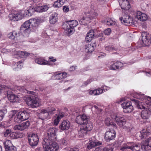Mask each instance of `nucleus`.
I'll use <instances>...</instances> for the list:
<instances>
[{"label": "nucleus", "mask_w": 151, "mask_h": 151, "mask_svg": "<svg viewBox=\"0 0 151 151\" xmlns=\"http://www.w3.org/2000/svg\"><path fill=\"white\" fill-rule=\"evenodd\" d=\"M57 131L55 128H50L47 131L46 137L42 143L45 151H57L59 149L58 145L55 142Z\"/></svg>", "instance_id": "obj_1"}, {"label": "nucleus", "mask_w": 151, "mask_h": 151, "mask_svg": "<svg viewBox=\"0 0 151 151\" xmlns=\"http://www.w3.org/2000/svg\"><path fill=\"white\" fill-rule=\"evenodd\" d=\"M78 24V22L76 20H72L64 22L62 26V28L65 30V32L67 33L69 36L73 33V28L76 27Z\"/></svg>", "instance_id": "obj_2"}, {"label": "nucleus", "mask_w": 151, "mask_h": 151, "mask_svg": "<svg viewBox=\"0 0 151 151\" xmlns=\"http://www.w3.org/2000/svg\"><path fill=\"white\" fill-rule=\"evenodd\" d=\"M27 104L32 108H35L40 106L41 102L40 99L37 97L32 96L26 98Z\"/></svg>", "instance_id": "obj_3"}, {"label": "nucleus", "mask_w": 151, "mask_h": 151, "mask_svg": "<svg viewBox=\"0 0 151 151\" xmlns=\"http://www.w3.org/2000/svg\"><path fill=\"white\" fill-rule=\"evenodd\" d=\"M29 116V114L27 110L21 111L16 114V116L14 119V121L16 122L23 121L27 119Z\"/></svg>", "instance_id": "obj_4"}, {"label": "nucleus", "mask_w": 151, "mask_h": 151, "mask_svg": "<svg viewBox=\"0 0 151 151\" xmlns=\"http://www.w3.org/2000/svg\"><path fill=\"white\" fill-rule=\"evenodd\" d=\"M119 20L121 23L126 26L132 25L135 24L133 19L128 15H124L123 17H120Z\"/></svg>", "instance_id": "obj_5"}, {"label": "nucleus", "mask_w": 151, "mask_h": 151, "mask_svg": "<svg viewBox=\"0 0 151 151\" xmlns=\"http://www.w3.org/2000/svg\"><path fill=\"white\" fill-rule=\"evenodd\" d=\"M116 136V133L114 129H109L105 132L104 139L107 142L114 139Z\"/></svg>", "instance_id": "obj_6"}, {"label": "nucleus", "mask_w": 151, "mask_h": 151, "mask_svg": "<svg viewBox=\"0 0 151 151\" xmlns=\"http://www.w3.org/2000/svg\"><path fill=\"white\" fill-rule=\"evenodd\" d=\"M123 109V111L125 113H130L134 110L133 106L131 101H124L121 104Z\"/></svg>", "instance_id": "obj_7"}, {"label": "nucleus", "mask_w": 151, "mask_h": 151, "mask_svg": "<svg viewBox=\"0 0 151 151\" xmlns=\"http://www.w3.org/2000/svg\"><path fill=\"white\" fill-rule=\"evenodd\" d=\"M24 14L22 12H15L9 14V17L10 20L13 21H18L23 17Z\"/></svg>", "instance_id": "obj_8"}, {"label": "nucleus", "mask_w": 151, "mask_h": 151, "mask_svg": "<svg viewBox=\"0 0 151 151\" xmlns=\"http://www.w3.org/2000/svg\"><path fill=\"white\" fill-rule=\"evenodd\" d=\"M35 61L36 63L42 65L53 66L54 65H57L58 64V63H49L42 57L35 58Z\"/></svg>", "instance_id": "obj_9"}, {"label": "nucleus", "mask_w": 151, "mask_h": 151, "mask_svg": "<svg viewBox=\"0 0 151 151\" xmlns=\"http://www.w3.org/2000/svg\"><path fill=\"white\" fill-rule=\"evenodd\" d=\"M28 137L29 144L31 146H36L37 145L39 139L37 135L33 134H30Z\"/></svg>", "instance_id": "obj_10"}, {"label": "nucleus", "mask_w": 151, "mask_h": 151, "mask_svg": "<svg viewBox=\"0 0 151 151\" xmlns=\"http://www.w3.org/2000/svg\"><path fill=\"white\" fill-rule=\"evenodd\" d=\"M7 96L10 102H14L17 101L21 98L22 97L20 95H16L14 94L10 91H7Z\"/></svg>", "instance_id": "obj_11"}, {"label": "nucleus", "mask_w": 151, "mask_h": 151, "mask_svg": "<svg viewBox=\"0 0 151 151\" xmlns=\"http://www.w3.org/2000/svg\"><path fill=\"white\" fill-rule=\"evenodd\" d=\"M142 150H151V137L149 138L147 140L143 141L141 144Z\"/></svg>", "instance_id": "obj_12"}, {"label": "nucleus", "mask_w": 151, "mask_h": 151, "mask_svg": "<svg viewBox=\"0 0 151 151\" xmlns=\"http://www.w3.org/2000/svg\"><path fill=\"white\" fill-rule=\"evenodd\" d=\"M116 123L120 127L124 129H126L129 127L125 126L126 121L124 118L121 116H119L116 119Z\"/></svg>", "instance_id": "obj_13"}, {"label": "nucleus", "mask_w": 151, "mask_h": 151, "mask_svg": "<svg viewBox=\"0 0 151 151\" xmlns=\"http://www.w3.org/2000/svg\"><path fill=\"white\" fill-rule=\"evenodd\" d=\"M29 125V122L27 121L21 124L15 125L14 126V129L15 130H23L27 128Z\"/></svg>", "instance_id": "obj_14"}, {"label": "nucleus", "mask_w": 151, "mask_h": 151, "mask_svg": "<svg viewBox=\"0 0 151 151\" xmlns=\"http://www.w3.org/2000/svg\"><path fill=\"white\" fill-rule=\"evenodd\" d=\"M87 121V116L84 114L78 116L76 118V121L77 123L80 124H83L84 123H86Z\"/></svg>", "instance_id": "obj_15"}, {"label": "nucleus", "mask_w": 151, "mask_h": 151, "mask_svg": "<svg viewBox=\"0 0 151 151\" xmlns=\"http://www.w3.org/2000/svg\"><path fill=\"white\" fill-rule=\"evenodd\" d=\"M119 3L122 9L127 10L130 8L129 2L127 0H119Z\"/></svg>", "instance_id": "obj_16"}, {"label": "nucleus", "mask_w": 151, "mask_h": 151, "mask_svg": "<svg viewBox=\"0 0 151 151\" xmlns=\"http://www.w3.org/2000/svg\"><path fill=\"white\" fill-rule=\"evenodd\" d=\"M147 104L146 109L143 110L141 112V116L142 119H148L150 115V112L151 111L147 108V104Z\"/></svg>", "instance_id": "obj_17"}, {"label": "nucleus", "mask_w": 151, "mask_h": 151, "mask_svg": "<svg viewBox=\"0 0 151 151\" xmlns=\"http://www.w3.org/2000/svg\"><path fill=\"white\" fill-rule=\"evenodd\" d=\"M39 116L40 119L42 120L50 118V116L49 115V113L47 112V111L45 109H42L41 110V112L39 114Z\"/></svg>", "instance_id": "obj_18"}, {"label": "nucleus", "mask_w": 151, "mask_h": 151, "mask_svg": "<svg viewBox=\"0 0 151 151\" xmlns=\"http://www.w3.org/2000/svg\"><path fill=\"white\" fill-rule=\"evenodd\" d=\"M137 98L142 100L145 99L147 104V108L151 111V97L149 96L145 97L144 95L138 94Z\"/></svg>", "instance_id": "obj_19"}, {"label": "nucleus", "mask_w": 151, "mask_h": 151, "mask_svg": "<svg viewBox=\"0 0 151 151\" xmlns=\"http://www.w3.org/2000/svg\"><path fill=\"white\" fill-rule=\"evenodd\" d=\"M70 123L67 120H64L61 123L59 126V128L62 130H67L70 127Z\"/></svg>", "instance_id": "obj_20"}, {"label": "nucleus", "mask_w": 151, "mask_h": 151, "mask_svg": "<svg viewBox=\"0 0 151 151\" xmlns=\"http://www.w3.org/2000/svg\"><path fill=\"white\" fill-rule=\"evenodd\" d=\"M138 94H139L140 95H144V96H145V95L144 94H141V93H137L136 94V97L137 99H139L142 101H144L145 102V103H146V101H145V99H144L142 100L141 99H140L137 98V97H138ZM146 96H145V97ZM136 106H137V107L138 109H145V108L147 109L146 106H147V104H146V105L145 106V105L143 104L142 102L138 101V102H136Z\"/></svg>", "instance_id": "obj_21"}, {"label": "nucleus", "mask_w": 151, "mask_h": 151, "mask_svg": "<svg viewBox=\"0 0 151 151\" xmlns=\"http://www.w3.org/2000/svg\"><path fill=\"white\" fill-rule=\"evenodd\" d=\"M87 92L89 94L92 96L98 95L103 93V90L99 88L96 89L89 90Z\"/></svg>", "instance_id": "obj_22"}, {"label": "nucleus", "mask_w": 151, "mask_h": 151, "mask_svg": "<svg viewBox=\"0 0 151 151\" xmlns=\"http://www.w3.org/2000/svg\"><path fill=\"white\" fill-rule=\"evenodd\" d=\"M31 25V23L29 22V20L27 21L22 25L21 27V29L23 31H24L25 33H26V32H27V31L29 32L30 31V29L31 28L30 26Z\"/></svg>", "instance_id": "obj_23"}, {"label": "nucleus", "mask_w": 151, "mask_h": 151, "mask_svg": "<svg viewBox=\"0 0 151 151\" xmlns=\"http://www.w3.org/2000/svg\"><path fill=\"white\" fill-rule=\"evenodd\" d=\"M95 43H91V44L86 45L85 46V52L89 54L91 53L94 50Z\"/></svg>", "instance_id": "obj_24"}, {"label": "nucleus", "mask_w": 151, "mask_h": 151, "mask_svg": "<svg viewBox=\"0 0 151 151\" xmlns=\"http://www.w3.org/2000/svg\"><path fill=\"white\" fill-rule=\"evenodd\" d=\"M123 63L120 62H117L113 63L109 67V68L111 70H116L119 69L123 66Z\"/></svg>", "instance_id": "obj_25"}, {"label": "nucleus", "mask_w": 151, "mask_h": 151, "mask_svg": "<svg viewBox=\"0 0 151 151\" xmlns=\"http://www.w3.org/2000/svg\"><path fill=\"white\" fill-rule=\"evenodd\" d=\"M136 16L137 19L142 21H145L147 18L146 14L142 13L140 11L137 12Z\"/></svg>", "instance_id": "obj_26"}, {"label": "nucleus", "mask_w": 151, "mask_h": 151, "mask_svg": "<svg viewBox=\"0 0 151 151\" xmlns=\"http://www.w3.org/2000/svg\"><path fill=\"white\" fill-rule=\"evenodd\" d=\"M35 12V9L33 6H31L28 7L27 10L24 12V14L28 16H31Z\"/></svg>", "instance_id": "obj_27"}, {"label": "nucleus", "mask_w": 151, "mask_h": 151, "mask_svg": "<svg viewBox=\"0 0 151 151\" xmlns=\"http://www.w3.org/2000/svg\"><path fill=\"white\" fill-rule=\"evenodd\" d=\"M29 22L31 23V26H32V29L38 27L40 22V20L38 19H32L29 20Z\"/></svg>", "instance_id": "obj_28"}, {"label": "nucleus", "mask_w": 151, "mask_h": 151, "mask_svg": "<svg viewBox=\"0 0 151 151\" xmlns=\"http://www.w3.org/2000/svg\"><path fill=\"white\" fill-rule=\"evenodd\" d=\"M133 145V142H128L124 143L120 150L124 151L126 149H129L131 150V148Z\"/></svg>", "instance_id": "obj_29"}, {"label": "nucleus", "mask_w": 151, "mask_h": 151, "mask_svg": "<svg viewBox=\"0 0 151 151\" xmlns=\"http://www.w3.org/2000/svg\"><path fill=\"white\" fill-rule=\"evenodd\" d=\"M101 143L99 142H95L92 140H90L88 143L87 144V147L88 149H90L93 147L100 145Z\"/></svg>", "instance_id": "obj_30"}, {"label": "nucleus", "mask_w": 151, "mask_h": 151, "mask_svg": "<svg viewBox=\"0 0 151 151\" xmlns=\"http://www.w3.org/2000/svg\"><path fill=\"white\" fill-rule=\"evenodd\" d=\"M58 18V14L54 13L51 15L50 17V22L51 24H54L57 21Z\"/></svg>", "instance_id": "obj_31"}, {"label": "nucleus", "mask_w": 151, "mask_h": 151, "mask_svg": "<svg viewBox=\"0 0 151 151\" xmlns=\"http://www.w3.org/2000/svg\"><path fill=\"white\" fill-rule=\"evenodd\" d=\"M23 64L21 61L14 63L12 65V68L15 70H17L21 69L23 67Z\"/></svg>", "instance_id": "obj_32"}, {"label": "nucleus", "mask_w": 151, "mask_h": 151, "mask_svg": "<svg viewBox=\"0 0 151 151\" xmlns=\"http://www.w3.org/2000/svg\"><path fill=\"white\" fill-rule=\"evenodd\" d=\"M150 134V132L148 129H143L141 131L139 137H140L141 139H142L149 135Z\"/></svg>", "instance_id": "obj_33"}, {"label": "nucleus", "mask_w": 151, "mask_h": 151, "mask_svg": "<svg viewBox=\"0 0 151 151\" xmlns=\"http://www.w3.org/2000/svg\"><path fill=\"white\" fill-rule=\"evenodd\" d=\"M105 123L108 126H111L113 127L116 128L117 126L116 124L109 117L106 118L105 120Z\"/></svg>", "instance_id": "obj_34"}, {"label": "nucleus", "mask_w": 151, "mask_h": 151, "mask_svg": "<svg viewBox=\"0 0 151 151\" xmlns=\"http://www.w3.org/2000/svg\"><path fill=\"white\" fill-rule=\"evenodd\" d=\"M22 134L20 133L12 132L9 135L10 137L12 139L22 138Z\"/></svg>", "instance_id": "obj_35"}, {"label": "nucleus", "mask_w": 151, "mask_h": 151, "mask_svg": "<svg viewBox=\"0 0 151 151\" xmlns=\"http://www.w3.org/2000/svg\"><path fill=\"white\" fill-rule=\"evenodd\" d=\"M55 79L60 80L65 78L66 77L67 73H61L58 74H55Z\"/></svg>", "instance_id": "obj_36"}, {"label": "nucleus", "mask_w": 151, "mask_h": 151, "mask_svg": "<svg viewBox=\"0 0 151 151\" xmlns=\"http://www.w3.org/2000/svg\"><path fill=\"white\" fill-rule=\"evenodd\" d=\"M82 125L88 131L91 130L93 128L92 124L91 122H86L84 123Z\"/></svg>", "instance_id": "obj_37"}, {"label": "nucleus", "mask_w": 151, "mask_h": 151, "mask_svg": "<svg viewBox=\"0 0 151 151\" xmlns=\"http://www.w3.org/2000/svg\"><path fill=\"white\" fill-rule=\"evenodd\" d=\"M141 149L140 144L138 143H135L133 142V145L131 148L132 151H140Z\"/></svg>", "instance_id": "obj_38"}, {"label": "nucleus", "mask_w": 151, "mask_h": 151, "mask_svg": "<svg viewBox=\"0 0 151 151\" xmlns=\"http://www.w3.org/2000/svg\"><path fill=\"white\" fill-rule=\"evenodd\" d=\"M16 54L21 58H25L29 55V54L26 51H17L16 52Z\"/></svg>", "instance_id": "obj_39"}, {"label": "nucleus", "mask_w": 151, "mask_h": 151, "mask_svg": "<svg viewBox=\"0 0 151 151\" xmlns=\"http://www.w3.org/2000/svg\"><path fill=\"white\" fill-rule=\"evenodd\" d=\"M96 30L95 29H92L89 30L87 34L86 37L94 38V37H96V36L95 35V31Z\"/></svg>", "instance_id": "obj_40"}, {"label": "nucleus", "mask_w": 151, "mask_h": 151, "mask_svg": "<svg viewBox=\"0 0 151 151\" xmlns=\"http://www.w3.org/2000/svg\"><path fill=\"white\" fill-rule=\"evenodd\" d=\"M80 24H86L89 21L88 17H84L83 16L80 17L79 19Z\"/></svg>", "instance_id": "obj_41"}, {"label": "nucleus", "mask_w": 151, "mask_h": 151, "mask_svg": "<svg viewBox=\"0 0 151 151\" xmlns=\"http://www.w3.org/2000/svg\"><path fill=\"white\" fill-rule=\"evenodd\" d=\"M88 131L86 130L83 127L82 125L80 128V130L78 131V134L79 136L81 137L83 136L86 134Z\"/></svg>", "instance_id": "obj_42"}, {"label": "nucleus", "mask_w": 151, "mask_h": 151, "mask_svg": "<svg viewBox=\"0 0 151 151\" xmlns=\"http://www.w3.org/2000/svg\"><path fill=\"white\" fill-rule=\"evenodd\" d=\"M17 89L22 93H27L28 94H34V93L32 91H28L25 89L23 87L18 86L17 87Z\"/></svg>", "instance_id": "obj_43"}, {"label": "nucleus", "mask_w": 151, "mask_h": 151, "mask_svg": "<svg viewBox=\"0 0 151 151\" xmlns=\"http://www.w3.org/2000/svg\"><path fill=\"white\" fill-rule=\"evenodd\" d=\"M144 45L149 46L151 44V38H142Z\"/></svg>", "instance_id": "obj_44"}, {"label": "nucleus", "mask_w": 151, "mask_h": 151, "mask_svg": "<svg viewBox=\"0 0 151 151\" xmlns=\"http://www.w3.org/2000/svg\"><path fill=\"white\" fill-rule=\"evenodd\" d=\"M6 106L2 103L0 102V114L4 115L7 112L6 109L5 108Z\"/></svg>", "instance_id": "obj_45"}, {"label": "nucleus", "mask_w": 151, "mask_h": 151, "mask_svg": "<svg viewBox=\"0 0 151 151\" xmlns=\"http://www.w3.org/2000/svg\"><path fill=\"white\" fill-rule=\"evenodd\" d=\"M47 111V112L49 113V115L50 116L55 113V112L56 111V109L55 108L52 106H50L48 108L45 109Z\"/></svg>", "instance_id": "obj_46"}, {"label": "nucleus", "mask_w": 151, "mask_h": 151, "mask_svg": "<svg viewBox=\"0 0 151 151\" xmlns=\"http://www.w3.org/2000/svg\"><path fill=\"white\" fill-rule=\"evenodd\" d=\"M105 22L109 26H113L116 24V22L110 18L106 19L105 21Z\"/></svg>", "instance_id": "obj_47"}, {"label": "nucleus", "mask_w": 151, "mask_h": 151, "mask_svg": "<svg viewBox=\"0 0 151 151\" xmlns=\"http://www.w3.org/2000/svg\"><path fill=\"white\" fill-rule=\"evenodd\" d=\"M19 35V34L17 33L16 31H14L10 32L8 34L7 36L8 38H16L18 37Z\"/></svg>", "instance_id": "obj_48"}, {"label": "nucleus", "mask_w": 151, "mask_h": 151, "mask_svg": "<svg viewBox=\"0 0 151 151\" xmlns=\"http://www.w3.org/2000/svg\"><path fill=\"white\" fill-rule=\"evenodd\" d=\"M94 151H112L111 149H108L107 147L104 148L102 147H99L96 148Z\"/></svg>", "instance_id": "obj_49"}, {"label": "nucleus", "mask_w": 151, "mask_h": 151, "mask_svg": "<svg viewBox=\"0 0 151 151\" xmlns=\"http://www.w3.org/2000/svg\"><path fill=\"white\" fill-rule=\"evenodd\" d=\"M3 143L5 149L12 145L11 141L8 140H5Z\"/></svg>", "instance_id": "obj_50"}, {"label": "nucleus", "mask_w": 151, "mask_h": 151, "mask_svg": "<svg viewBox=\"0 0 151 151\" xmlns=\"http://www.w3.org/2000/svg\"><path fill=\"white\" fill-rule=\"evenodd\" d=\"M98 16V14L95 12L92 13L91 15H88L89 20L96 18Z\"/></svg>", "instance_id": "obj_51"}, {"label": "nucleus", "mask_w": 151, "mask_h": 151, "mask_svg": "<svg viewBox=\"0 0 151 151\" xmlns=\"http://www.w3.org/2000/svg\"><path fill=\"white\" fill-rule=\"evenodd\" d=\"M54 118V124L55 125H57L58 124L60 120V119L59 116H57V114L55 115Z\"/></svg>", "instance_id": "obj_52"}, {"label": "nucleus", "mask_w": 151, "mask_h": 151, "mask_svg": "<svg viewBox=\"0 0 151 151\" xmlns=\"http://www.w3.org/2000/svg\"><path fill=\"white\" fill-rule=\"evenodd\" d=\"M53 6L54 7L59 8L62 6V5L60 2V0H57L54 2Z\"/></svg>", "instance_id": "obj_53"}, {"label": "nucleus", "mask_w": 151, "mask_h": 151, "mask_svg": "<svg viewBox=\"0 0 151 151\" xmlns=\"http://www.w3.org/2000/svg\"><path fill=\"white\" fill-rule=\"evenodd\" d=\"M6 151H17L16 148L14 146H11L5 149Z\"/></svg>", "instance_id": "obj_54"}, {"label": "nucleus", "mask_w": 151, "mask_h": 151, "mask_svg": "<svg viewBox=\"0 0 151 151\" xmlns=\"http://www.w3.org/2000/svg\"><path fill=\"white\" fill-rule=\"evenodd\" d=\"M105 50L107 51L111 52L114 50H116V49L114 47L111 46H106L105 47Z\"/></svg>", "instance_id": "obj_55"}, {"label": "nucleus", "mask_w": 151, "mask_h": 151, "mask_svg": "<svg viewBox=\"0 0 151 151\" xmlns=\"http://www.w3.org/2000/svg\"><path fill=\"white\" fill-rule=\"evenodd\" d=\"M142 38H147L150 37L149 34L147 32H143L141 34Z\"/></svg>", "instance_id": "obj_56"}, {"label": "nucleus", "mask_w": 151, "mask_h": 151, "mask_svg": "<svg viewBox=\"0 0 151 151\" xmlns=\"http://www.w3.org/2000/svg\"><path fill=\"white\" fill-rule=\"evenodd\" d=\"M17 114L18 113H17V111L16 110H12L10 112V116L12 117L14 116L15 118L16 116V114Z\"/></svg>", "instance_id": "obj_57"}, {"label": "nucleus", "mask_w": 151, "mask_h": 151, "mask_svg": "<svg viewBox=\"0 0 151 151\" xmlns=\"http://www.w3.org/2000/svg\"><path fill=\"white\" fill-rule=\"evenodd\" d=\"M92 81L91 79H88L86 81L84 82L83 83L82 86H85L91 83Z\"/></svg>", "instance_id": "obj_58"}, {"label": "nucleus", "mask_w": 151, "mask_h": 151, "mask_svg": "<svg viewBox=\"0 0 151 151\" xmlns=\"http://www.w3.org/2000/svg\"><path fill=\"white\" fill-rule=\"evenodd\" d=\"M42 12H45L49 8V7L47 5H43L42 6H41Z\"/></svg>", "instance_id": "obj_59"}, {"label": "nucleus", "mask_w": 151, "mask_h": 151, "mask_svg": "<svg viewBox=\"0 0 151 151\" xmlns=\"http://www.w3.org/2000/svg\"><path fill=\"white\" fill-rule=\"evenodd\" d=\"M48 61H47L49 63H50V62H52V63H54L57 60L56 58H54L52 56H51L49 57L48 58Z\"/></svg>", "instance_id": "obj_60"}, {"label": "nucleus", "mask_w": 151, "mask_h": 151, "mask_svg": "<svg viewBox=\"0 0 151 151\" xmlns=\"http://www.w3.org/2000/svg\"><path fill=\"white\" fill-rule=\"evenodd\" d=\"M119 116L118 114H115L113 113L111 115V117L113 119H116L119 117Z\"/></svg>", "instance_id": "obj_61"}, {"label": "nucleus", "mask_w": 151, "mask_h": 151, "mask_svg": "<svg viewBox=\"0 0 151 151\" xmlns=\"http://www.w3.org/2000/svg\"><path fill=\"white\" fill-rule=\"evenodd\" d=\"M41 7V6H37L34 8L35 10V12H42V10Z\"/></svg>", "instance_id": "obj_62"}, {"label": "nucleus", "mask_w": 151, "mask_h": 151, "mask_svg": "<svg viewBox=\"0 0 151 151\" xmlns=\"http://www.w3.org/2000/svg\"><path fill=\"white\" fill-rule=\"evenodd\" d=\"M111 32V29L110 28H108L104 30V33L106 35H109Z\"/></svg>", "instance_id": "obj_63"}, {"label": "nucleus", "mask_w": 151, "mask_h": 151, "mask_svg": "<svg viewBox=\"0 0 151 151\" xmlns=\"http://www.w3.org/2000/svg\"><path fill=\"white\" fill-rule=\"evenodd\" d=\"M63 12L66 13L68 12L69 10L68 6H63Z\"/></svg>", "instance_id": "obj_64"}]
</instances>
